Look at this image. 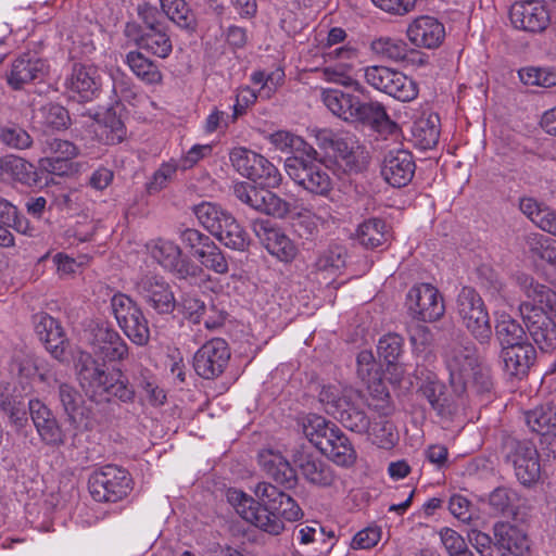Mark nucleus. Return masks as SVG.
I'll return each instance as SVG.
<instances>
[{
    "mask_svg": "<svg viewBox=\"0 0 556 556\" xmlns=\"http://www.w3.org/2000/svg\"><path fill=\"white\" fill-rule=\"evenodd\" d=\"M283 79L285 72L281 68H276L270 73L257 71L251 75V81L257 87L258 96L262 99H269L282 85Z\"/></svg>",
    "mask_w": 556,
    "mask_h": 556,
    "instance_id": "864d4df0",
    "label": "nucleus"
},
{
    "mask_svg": "<svg viewBox=\"0 0 556 556\" xmlns=\"http://www.w3.org/2000/svg\"><path fill=\"white\" fill-rule=\"evenodd\" d=\"M233 168L243 177L266 188H278L282 182L279 169L263 155L244 147H236L229 153Z\"/></svg>",
    "mask_w": 556,
    "mask_h": 556,
    "instance_id": "1a4fd4ad",
    "label": "nucleus"
},
{
    "mask_svg": "<svg viewBox=\"0 0 556 556\" xmlns=\"http://www.w3.org/2000/svg\"><path fill=\"white\" fill-rule=\"evenodd\" d=\"M35 331L43 341L48 352L61 362L68 358V342L60 323L46 313L35 316Z\"/></svg>",
    "mask_w": 556,
    "mask_h": 556,
    "instance_id": "b1692460",
    "label": "nucleus"
},
{
    "mask_svg": "<svg viewBox=\"0 0 556 556\" xmlns=\"http://www.w3.org/2000/svg\"><path fill=\"white\" fill-rule=\"evenodd\" d=\"M29 413L40 439L51 446L64 443L65 435L53 413L39 400L29 401Z\"/></svg>",
    "mask_w": 556,
    "mask_h": 556,
    "instance_id": "a878e982",
    "label": "nucleus"
},
{
    "mask_svg": "<svg viewBox=\"0 0 556 556\" xmlns=\"http://www.w3.org/2000/svg\"><path fill=\"white\" fill-rule=\"evenodd\" d=\"M1 181H17L25 186L33 187L40 184L38 170L34 164L16 155L2 157Z\"/></svg>",
    "mask_w": 556,
    "mask_h": 556,
    "instance_id": "2f4dec72",
    "label": "nucleus"
},
{
    "mask_svg": "<svg viewBox=\"0 0 556 556\" xmlns=\"http://www.w3.org/2000/svg\"><path fill=\"white\" fill-rule=\"evenodd\" d=\"M522 84L551 88L556 86V68L553 67H523L518 71Z\"/></svg>",
    "mask_w": 556,
    "mask_h": 556,
    "instance_id": "6e6d98bb",
    "label": "nucleus"
},
{
    "mask_svg": "<svg viewBox=\"0 0 556 556\" xmlns=\"http://www.w3.org/2000/svg\"><path fill=\"white\" fill-rule=\"evenodd\" d=\"M419 391L439 416L444 417L451 413L444 393V386L437 380L434 375L427 376L426 383L419 388Z\"/></svg>",
    "mask_w": 556,
    "mask_h": 556,
    "instance_id": "8fccbe9b",
    "label": "nucleus"
},
{
    "mask_svg": "<svg viewBox=\"0 0 556 556\" xmlns=\"http://www.w3.org/2000/svg\"><path fill=\"white\" fill-rule=\"evenodd\" d=\"M419 30H421V45L427 49L439 48L445 38L444 25L431 16H419Z\"/></svg>",
    "mask_w": 556,
    "mask_h": 556,
    "instance_id": "5fc2aeb1",
    "label": "nucleus"
},
{
    "mask_svg": "<svg viewBox=\"0 0 556 556\" xmlns=\"http://www.w3.org/2000/svg\"><path fill=\"white\" fill-rule=\"evenodd\" d=\"M270 144L283 153H293L299 156H314L316 150L307 144L300 136L287 130L275 131L267 137Z\"/></svg>",
    "mask_w": 556,
    "mask_h": 556,
    "instance_id": "4c0bfd02",
    "label": "nucleus"
},
{
    "mask_svg": "<svg viewBox=\"0 0 556 556\" xmlns=\"http://www.w3.org/2000/svg\"><path fill=\"white\" fill-rule=\"evenodd\" d=\"M70 97L78 102L96 99L101 89V77L94 65L74 63L71 74L65 80Z\"/></svg>",
    "mask_w": 556,
    "mask_h": 556,
    "instance_id": "412c9836",
    "label": "nucleus"
},
{
    "mask_svg": "<svg viewBox=\"0 0 556 556\" xmlns=\"http://www.w3.org/2000/svg\"><path fill=\"white\" fill-rule=\"evenodd\" d=\"M148 250L162 267L172 271L178 279L189 280L199 286L211 281L204 268L181 256V250L174 241L156 239L148 245Z\"/></svg>",
    "mask_w": 556,
    "mask_h": 556,
    "instance_id": "423d86ee",
    "label": "nucleus"
},
{
    "mask_svg": "<svg viewBox=\"0 0 556 556\" xmlns=\"http://www.w3.org/2000/svg\"><path fill=\"white\" fill-rule=\"evenodd\" d=\"M165 15L180 28L191 29L195 20L185 0H161Z\"/></svg>",
    "mask_w": 556,
    "mask_h": 556,
    "instance_id": "603ef678",
    "label": "nucleus"
},
{
    "mask_svg": "<svg viewBox=\"0 0 556 556\" xmlns=\"http://www.w3.org/2000/svg\"><path fill=\"white\" fill-rule=\"evenodd\" d=\"M370 48L376 54L392 60H403L407 55V48L403 41L388 37L374 40Z\"/></svg>",
    "mask_w": 556,
    "mask_h": 556,
    "instance_id": "bf43d9fd",
    "label": "nucleus"
},
{
    "mask_svg": "<svg viewBox=\"0 0 556 556\" xmlns=\"http://www.w3.org/2000/svg\"><path fill=\"white\" fill-rule=\"evenodd\" d=\"M319 451L339 466L348 467L356 460V452L352 443L338 427L328 433V438Z\"/></svg>",
    "mask_w": 556,
    "mask_h": 556,
    "instance_id": "473e14b6",
    "label": "nucleus"
},
{
    "mask_svg": "<svg viewBox=\"0 0 556 556\" xmlns=\"http://www.w3.org/2000/svg\"><path fill=\"white\" fill-rule=\"evenodd\" d=\"M518 279L527 296L536 303H522L519 306L527 331L541 351H552L556 348V324L545 309L556 316V292L532 277Z\"/></svg>",
    "mask_w": 556,
    "mask_h": 556,
    "instance_id": "7ed1b4c3",
    "label": "nucleus"
},
{
    "mask_svg": "<svg viewBox=\"0 0 556 556\" xmlns=\"http://www.w3.org/2000/svg\"><path fill=\"white\" fill-rule=\"evenodd\" d=\"M501 358L504 371L516 378L527 376L529 369L534 364L536 351L534 346L528 343L516 344L502 349Z\"/></svg>",
    "mask_w": 556,
    "mask_h": 556,
    "instance_id": "c85d7f7f",
    "label": "nucleus"
},
{
    "mask_svg": "<svg viewBox=\"0 0 556 556\" xmlns=\"http://www.w3.org/2000/svg\"><path fill=\"white\" fill-rule=\"evenodd\" d=\"M321 100L333 115L345 122L355 123L361 104V100L356 96L339 89L327 88L321 91Z\"/></svg>",
    "mask_w": 556,
    "mask_h": 556,
    "instance_id": "7c9ffc66",
    "label": "nucleus"
},
{
    "mask_svg": "<svg viewBox=\"0 0 556 556\" xmlns=\"http://www.w3.org/2000/svg\"><path fill=\"white\" fill-rule=\"evenodd\" d=\"M40 123L47 128L61 130L70 125V115L65 108L55 103H48L39 110Z\"/></svg>",
    "mask_w": 556,
    "mask_h": 556,
    "instance_id": "13d9d810",
    "label": "nucleus"
},
{
    "mask_svg": "<svg viewBox=\"0 0 556 556\" xmlns=\"http://www.w3.org/2000/svg\"><path fill=\"white\" fill-rule=\"evenodd\" d=\"M293 463L300 475L308 482L318 486H329L334 475L328 464L320 457L306 452H298Z\"/></svg>",
    "mask_w": 556,
    "mask_h": 556,
    "instance_id": "cd10ccee",
    "label": "nucleus"
},
{
    "mask_svg": "<svg viewBox=\"0 0 556 556\" xmlns=\"http://www.w3.org/2000/svg\"><path fill=\"white\" fill-rule=\"evenodd\" d=\"M113 315L127 336L137 345H146L150 339L149 324L138 304L124 293H116L111 299Z\"/></svg>",
    "mask_w": 556,
    "mask_h": 556,
    "instance_id": "9b49d317",
    "label": "nucleus"
},
{
    "mask_svg": "<svg viewBox=\"0 0 556 556\" xmlns=\"http://www.w3.org/2000/svg\"><path fill=\"white\" fill-rule=\"evenodd\" d=\"M356 236L362 245L374 249L387 241L388 228L383 220L370 218L358 226Z\"/></svg>",
    "mask_w": 556,
    "mask_h": 556,
    "instance_id": "09e8293b",
    "label": "nucleus"
},
{
    "mask_svg": "<svg viewBox=\"0 0 556 556\" xmlns=\"http://www.w3.org/2000/svg\"><path fill=\"white\" fill-rule=\"evenodd\" d=\"M392 88L395 91H388V94L403 102L412 101L417 97V87L413 79L405 74L394 71L391 79Z\"/></svg>",
    "mask_w": 556,
    "mask_h": 556,
    "instance_id": "e2e57ef3",
    "label": "nucleus"
},
{
    "mask_svg": "<svg viewBox=\"0 0 556 556\" xmlns=\"http://www.w3.org/2000/svg\"><path fill=\"white\" fill-rule=\"evenodd\" d=\"M125 63L131 73L146 85L156 86L163 81V74L159 66L140 51H129Z\"/></svg>",
    "mask_w": 556,
    "mask_h": 556,
    "instance_id": "c9c22d12",
    "label": "nucleus"
},
{
    "mask_svg": "<svg viewBox=\"0 0 556 556\" xmlns=\"http://www.w3.org/2000/svg\"><path fill=\"white\" fill-rule=\"evenodd\" d=\"M89 492L97 502H117L130 491V478L126 470L106 465L94 470L88 481Z\"/></svg>",
    "mask_w": 556,
    "mask_h": 556,
    "instance_id": "ddd939ff",
    "label": "nucleus"
},
{
    "mask_svg": "<svg viewBox=\"0 0 556 556\" xmlns=\"http://www.w3.org/2000/svg\"><path fill=\"white\" fill-rule=\"evenodd\" d=\"M288 176L303 189L318 195H327L332 189V178L327 166L314 156L292 155L285 161Z\"/></svg>",
    "mask_w": 556,
    "mask_h": 556,
    "instance_id": "0eeeda50",
    "label": "nucleus"
},
{
    "mask_svg": "<svg viewBox=\"0 0 556 556\" xmlns=\"http://www.w3.org/2000/svg\"><path fill=\"white\" fill-rule=\"evenodd\" d=\"M252 229L267 252L277 260L290 263L299 254L298 244L280 227L266 219H255Z\"/></svg>",
    "mask_w": 556,
    "mask_h": 556,
    "instance_id": "f3484780",
    "label": "nucleus"
},
{
    "mask_svg": "<svg viewBox=\"0 0 556 556\" xmlns=\"http://www.w3.org/2000/svg\"><path fill=\"white\" fill-rule=\"evenodd\" d=\"M254 494L258 503L241 490L229 489L227 500L242 519L266 533L278 535L285 529L283 520L298 521L303 517L298 503L270 483H257Z\"/></svg>",
    "mask_w": 556,
    "mask_h": 556,
    "instance_id": "f257e3e1",
    "label": "nucleus"
},
{
    "mask_svg": "<svg viewBox=\"0 0 556 556\" xmlns=\"http://www.w3.org/2000/svg\"><path fill=\"white\" fill-rule=\"evenodd\" d=\"M495 336L502 349L508 345L528 343L522 326L509 315H501L495 325Z\"/></svg>",
    "mask_w": 556,
    "mask_h": 556,
    "instance_id": "a18cd8bd",
    "label": "nucleus"
},
{
    "mask_svg": "<svg viewBox=\"0 0 556 556\" xmlns=\"http://www.w3.org/2000/svg\"><path fill=\"white\" fill-rule=\"evenodd\" d=\"M394 70L386 66L372 65L365 68V80L372 88L388 93V91L396 90L392 88L391 79L393 78Z\"/></svg>",
    "mask_w": 556,
    "mask_h": 556,
    "instance_id": "052dcab7",
    "label": "nucleus"
},
{
    "mask_svg": "<svg viewBox=\"0 0 556 556\" xmlns=\"http://www.w3.org/2000/svg\"><path fill=\"white\" fill-rule=\"evenodd\" d=\"M293 218L298 220L300 227L305 229L308 236L317 233L319 226L324 223V218L307 207L292 208Z\"/></svg>",
    "mask_w": 556,
    "mask_h": 556,
    "instance_id": "774afa93",
    "label": "nucleus"
},
{
    "mask_svg": "<svg viewBox=\"0 0 556 556\" xmlns=\"http://www.w3.org/2000/svg\"><path fill=\"white\" fill-rule=\"evenodd\" d=\"M50 76V65L46 60L24 53L18 56L7 75V81L13 89H21L31 81H43Z\"/></svg>",
    "mask_w": 556,
    "mask_h": 556,
    "instance_id": "4be33fe9",
    "label": "nucleus"
},
{
    "mask_svg": "<svg viewBox=\"0 0 556 556\" xmlns=\"http://www.w3.org/2000/svg\"><path fill=\"white\" fill-rule=\"evenodd\" d=\"M203 247L193 252L191 256L201 263L200 266L202 268L205 267L220 275L226 274L228 271V262L222 250L212 239L206 243L204 242Z\"/></svg>",
    "mask_w": 556,
    "mask_h": 556,
    "instance_id": "de8ad7c7",
    "label": "nucleus"
},
{
    "mask_svg": "<svg viewBox=\"0 0 556 556\" xmlns=\"http://www.w3.org/2000/svg\"><path fill=\"white\" fill-rule=\"evenodd\" d=\"M509 20L516 29L528 34H543L552 22L551 10L541 0L515 2L509 10Z\"/></svg>",
    "mask_w": 556,
    "mask_h": 556,
    "instance_id": "dca6fc26",
    "label": "nucleus"
},
{
    "mask_svg": "<svg viewBox=\"0 0 556 556\" xmlns=\"http://www.w3.org/2000/svg\"><path fill=\"white\" fill-rule=\"evenodd\" d=\"M445 313V304L439 289L429 282H419V321L434 323Z\"/></svg>",
    "mask_w": 556,
    "mask_h": 556,
    "instance_id": "72a5a7b5",
    "label": "nucleus"
},
{
    "mask_svg": "<svg viewBox=\"0 0 556 556\" xmlns=\"http://www.w3.org/2000/svg\"><path fill=\"white\" fill-rule=\"evenodd\" d=\"M178 169L180 167L177 160L170 159L167 162H163L148 180L146 185L147 191L150 194H154L165 189L174 179Z\"/></svg>",
    "mask_w": 556,
    "mask_h": 556,
    "instance_id": "4d7b16f0",
    "label": "nucleus"
},
{
    "mask_svg": "<svg viewBox=\"0 0 556 556\" xmlns=\"http://www.w3.org/2000/svg\"><path fill=\"white\" fill-rule=\"evenodd\" d=\"M336 428L337 426L333 422L316 414H309L302 419L303 433L318 450L326 442L328 433Z\"/></svg>",
    "mask_w": 556,
    "mask_h": 556,
    "instance_id": "49530a36",
    "label": "nucleus"
},
{
    "mask_svg": "<svg viewBox=\"0 0 556 556\" xmlns=\"http://www.w3.org/2000/svg\"><path fill=\"white\" fill-rule=\"evenodd\" d=\"M319 401L327 414L338 419L345 428L357 433H367L374 444L390 448L395 442L393 427L386 420L370 422L363 407L362 394L341 384L324 387Z\"/></svg>",
    "mask_w": 556,
    "mask_h": 556,
    "instance_id": "f03ea898",
    "label": "nucleus"
},
{
    "mask_svg": "<svg viewBox=\"0 0 556 556\" xmlns=\"http://www.w3.org/2000/svg\"><path fill=\"white\" fill-rule=\"evenodd\" d=\"M137 292L157 314H170L176 299L168 282L159 275H143L136 281Z\"/></svg>",
    "mask_w": 556,
    "mask_h": 556,
    "instance_id": "6ab92c4d",
    "label": "nucleus"
},
{
    "mask_svg": "<svg viewBox=\"0 0 556 556\" xmlns=\"http://www.w3.org/2000/svg\"><path fill=\"white\" fill-rule=\"evenodd\" d=\"M45 152L50 155L38 161L41 172L60 177H71L84 169V164L75 161L79 154V149L71 141L62 139L48 141Z\"/></svg>",
    "mask_w": 556,
    "mask_h": 556,
    "instance_id": "4468645a",
    "label": "nucleus"
},
{
    "mask_svg": "<svg viewBox=\"0 0 556 556\" xmlns=\"http://www.w3.org/2000/svg\"><path fill=\"white\" fill-rule=\"evenodd\" d=\"M456 312L466 329L480 343L491 339L490 316L480 294L470 287H464L456 299Z\"/></svg>",
    "mask_w": 556,
    "mask_h": 556,
    "instance_id": "9d476101",
    "label": "nucleus"
},
{
    "mask_svg": "<svg viewBox=\"0 0 556 556\" xmlns=\"http://www.w3.org/2000/svg\"><path fill=\"white\" fill-rule=\"evenodd\" d=\"M518 493L506 486L494 489L488 497L490 511L494 515L516 516L519 503Z\"/></svg>",
    "mask_w": 556,
    "mask_h": 556,
    "instance_id": "37998d69",
    "label": "nucleus"
},
{
    "mask_svg": "<svg viewBox=\"0 0 556 556\" xmlns=\"http://www.w3.org/2000/svg\"><path fill=\"white\" fill-rule=\"evenodd\" d=\"M258 464L277 483L291 484L295 479L293 468L286 457L277 451H261L258 454Z\"/></svg>",
    "mask_w": 556,
    "mask_h": 556,
    "instance_id": "f704fd0d",
    "label": "nucleus"
},
{
    "mask_svg": "<svg viewBox=\"0 0 556 556\" xmlns=\"http://www.w3.org/2000/svg\"><path fill=\"white\" fill-rule=\"evenodd\" d=\"M402 338L397 334L383 336L377 345L379 357L388 365L395 364L402 353Z\"/></svg>",
    "mask_w": 556,
    "mask_h": 556,
    "instance_id": "69168bd1",
    "label": "nucleus"
},
{
    "mask_svg": "<svg viewBox=\"0 0 556 556\" xmlns=\"http://www.w3.org/2000/svg\"><path fill=\"white\" fill-rule=\"evenodd\" d=\"M89 344L96 356L104 361H122L128 354V346L118 332L108 323L90 327Z\"/></svg>",
    "mask_w": 556,
    "mask_h": 556,
    "instance_id": "aec40b11",
    "label": "nucleus"
},
{
    "mask_svg": "<svg viewBox=\"0 0 556 556\" xmlns=\"http://www.w3.org/2000/svg\"><path fill=\"white\" fill-rule=\"evenodd\" d=\"M477 348L471 342L456 343L445 353V364L453 391L462 395L469 388L472 371L479 365Z\"/></svg>",
    "mask_w": 556,
    "mask_h": 556,
    "instance_id": "f8f14e48",
    "label": "nucleus"
},
{
    "mask_svg": "<svg viewBox=\"0 0 556 556\" xmlns=\"http://www.w3.org/2000/svg\"><path fill=\"white\" fill-rule=\"evenodd\" d=\"M441 121L435 112L424 110L419 115V150L433 149L440 138Z\"/></svg>",
    "mask_w": 556,
    "mask_h": 556,
    "instance_id": "c03bdc74",
    "label": "nucleus"
},
{
    "mask_svg": "<svg viewBox=\"0 0 556 556\" xmlns=\"http://www.w3.org/2000/svg\"><path fill=\"white\" fill-rule=\"evenodd\" d=\"M525 421L532 432L556 434V406H539L525 413Z\"/></svg>",
    "mask_w": 556,
    "mask_h": 556,
    "instance_id": "a19ab883",
    "label": "nucleus"
},
{
    "mask_svg": "<svg viewBox=\"0 0 556 556\" xmlns=\"http://www.w3.org/2000/svg\"><path fill=\"white\" fill-rule=\"evenodd\" d=\"M270 188H257L248 182L241 181L235 185V195L244 204L257 212L264 213L274 218L283 219L292 212V205Z\"/></svg>",
    "mask_w": 556,
    "mask_h": 556,
    "instance_id": "2eb2a0df",
    "label": "nucleus"
},
{
    "mask_svg": "<svg viewBox=\"0 0 556 556\" xmlns=\"http://www.w3.org/2000/svg\"><path fill=\"white\" fill-rule=\"evenodd\" d=\"M0 140L3 144L15 150L29 149L33 144L30 135L20 126H7L0 131Z\"/></svg>",
    "mask_w": 556,
    "mask_h": 556,
    "instance_id": "680f3d73",
    "label": "nucleus"
},
{
    "mask_svg": "<svg viewBox=\"0 0 556 556\" xmlns=\"http://www.w3.org/2000/svg\"><path fill=\"white\" fill-rule=\"evenodd\" d=\"M345 249L333 247L323 252L315 263V269L326 283H330L345 266Z\"/></svg>",
    "mask_w": 556,
    "mask_h": 556,
    "instance_id": "e433bc0d",
    "label": "nucleus"
},
{
    "mask_svg": "<svg viewBox=\"0 0 556 556\" xmlns=\"http://www.w3.org/2000/svg\"><path fill=\"white\" fill-rule=\"evenodd\" d=\"M502 454L522 485L531 486L540 480V455L532 442L506 435L502 441Z\"/></svg>",
    "mask_w": 556,
    "mask_h": 556,
    "instance_id": "6e6552de",
    "label": "nucleus"
},
{
    "mask_svg": "<svg viewBox=\"0 0 556 556\" xmlns=\"http://www.w3.org/2000/svg\"><path fill=\"white\" fill-rule=\"evenodd\" d=\"M230 351L224 339L215 338L205 342L194 354L193 367L204 379L222 375L228 365Z\"/></svg>",
    "mask_w": 556,
    "mask_h": 556,
    "instance_id": "a211bd4d",
    "label": "nucleus"
},
{
    "mask_svg": "<svg viewBox=\"0 0 556 556\" xmlns=\"http://www.w3.org/2000/svg\"><path fill=\"white\" fill-rule=\"evenodd\" d=\"M124 34L138 48L157 58L166 59L173 51L172 40L162 28L143 33L141 27L132 22L126 24Z\"/></svg>",
    "mask_w": 556,
    "mask_h": 556,
    "instance_id": "393cba45",
    "label": "nucleus"
},
{
    "mask_svg": "<svg viewBox=\"0 0 556 556\" xmlns=\"http://www.w3.org/2000/svg\"><path fill=\"white\" fill-rule=\"evenodd\" d=\"M60 401L70 420L80 424L87 416L83 396L71 386H60Z\"/></svg>",
    "mask_w": 556,
    "mask_h": 556,
    "instance_id": "3c124183",
    "label": "nucleus"
},
{
    "mask_svg": "<svg viewBox=\"0 0 556 556\" xmlns=\"http://www.w3.org/2000/svg\"><path fill=\"white\" fill-rule=\"evenodd\" d=\"M76 370L81 388L97 403L110 402L113 399L129 402L134 399L135 391L122 371L108 369L88 353L79 354Z\"/></svg>",
    "mask_w": 556,
    "mask_h": 556,
    "instance_id": "20e7f679",
    "label": "nucleus"
},
{
    "mask_svg": "<svg viewBox=\"0 0 556 556\" xmlns=\"http://www.w3.org/2000/svg\"><path fill=\"white\" fill-rule=\"evenodd\" d=\"M494 546L513 556H530L531 541L527 531L509 521H496L493 525Z\"/></svg>",
    "mask_w": 556,
    "mask_h": 556,
    "instance_id": "5701e85b",
    "label": "nucleus"
},
{
    "mask_svg": "<svg viewBox=\"0 0 556 556\" xmlns=\"http://www.w3.org/2000/svg\"><path fill=\"white\" fill-rule=\"evenodd\" d=\"M321 58L324 63L316 72L323 80L353 88L361 93L365 91L364 86L355 77L358 62V50L355 47H337L334 50L324 52Z\"/></svg>",
    "mask_w": 556,
    "mask_h": 556,
    "instance_id": "39448f33",
    "label": "nucleus"
},
{
    "mask_svg": "<svg viewBox=\"0 0 556 556\" xmlns=\"http://www.w3.org/2000/svg\"><path fill=\"white\" fill-rule=\"evenodd\" d=\"M387 110L382 103L378 101L362 102L356 113L355 123H361L372 127L377 124L384 115Z\"/></svg>",
    "mask_w": 556,
    "mask_h": 556,
    "instance_id": "338daca9",
    "label": "nucleus"
},
{
    "mask_svg": "<svg viewBox=\"0 0 556 556\" xmlns=\"http://www.w3.org/2000/svg\"><path fill=\"white\" fill-rule=\"evenodd\" d=\"M357 374L362 381L367 386V389L374 393L375 396L382 397L383 395H387L382 386L378 366L371 352L362 351L357 355Z\"/></svg>",
    "mask_w": 556,
    "mask_h": 556,
    "instance_id": "58836bf2",
    "label": "nucleus"
},
{
    "mask_svg": "<svg viewBox=\"0 0 556 556\" xmlns=\"http://www.w3.org/2000/svg\"><path fill=\"white\" fill-rule=\"evenodd\" d=\"M93 131L105 144H117L126 138V127L113 108L96 113Z\"/></svg>",
    "mask_w": 556,
    "mask_h": 556,
    "instance_id": "c756f323",
    "label": "nucleus"
},
{
    "mask_svg": "<svg viewBox=\"0 0 556 556\" xmlns=\"http://www.w3.org/2000/svg\"><path fill=\"white\" fill-rule=\"evenodd\" d=\"M440 539L450 556H475L465 539L451 528L440 531Z\"/></svg>",
    "mask_w": 556,
    "mask_h": 556,
    "instance_id": "0e129e2a",
    "label": "nucleus"
},
{
    "mask_svg": "<svg viewBox=\"0 0 556 556\" xmlns=\"http://www.w3.org/2000/svg\"><path fill=\"white\" fill-rule=\"evenodd\" d=\"M214 237L225 247L237 251H244L250 243L248 232L233 216L226 219V224H223Z\"/></svg>",
    "mask_w": 556,
    "mask_h": 556,
    "instance_id": "79ce46f5",
    "label": "nucleus"
},
{
    "mask_svg": "<svg viewBox=\"0 0 556 556\" xmlns=\"http://www.w3.org/2000/svg\"><path fill=\"white\" fill-rule=\"evenodd\" d=\"M415 168L413 155L408 151L397 150L386 156L381 175L389 185L400 188L412 180Z\"/></svg>",
    "mask_w": 556,
    "mask_h": 556,
    "instance_id": "bb28decb",
    "label": "nucleus"
},
{
    "mask_svg": "<svg viewBox=\"0 0 556 556\" xmlns=\"http://www.w3.org/2000/svg\"><path fill=\"white\" fill-rule=\"evenodd\" d=\"M193 213L198 222L208 231L212 236L217 232L226 219L231 217L232 214L223 208L219 204L203 201L193 206Z\"/></svg>",
    "mask_w": 556,
    "mask_h": 556,
    "instance_id": "ea45409f",
    "label": "nucleus"
}]
</instances>
